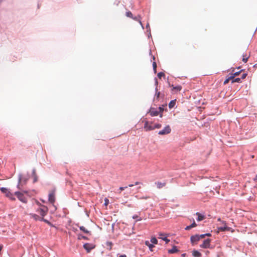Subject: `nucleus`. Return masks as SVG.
Here are the masks:
<instances>
[{"label":"nucleus","instance_id":"5701e85b","mask_svg":"<svg viewBox=\"0 0 257 257\" xmlns=\"http://www.w3.org/2000/svg\"><path fill=\"white\" fill-rule=\"evenodd\" d=\"M157 110L159 111L160 116L162 117L163 116L162 112L164 111V108L162 107H159Z\"/></svg>","mask_w":257,"mask_h":257},{"label":"nucleus","instance_id":"79ce46f5","mask_svg":"<svg viewBox=\"0 0 257 257\" xmlns=\"http://www.w3.org/2000/svg\"><path fill=\"white\" fill-rule=\"evenodd\" d=\"M191 228H192V227H191V225H190L187 226L186 227L185 230H190Z\"/></svg>","mask_w":257,"mask_h":257},{"label":"nucleus","instance_id":"ea45409f","mask_svg":"<svg viewBox=\"0 0 257 257\" xmlns=\"http://www.w3.org/2000/svg\"><path fill=\"white\" fill-rule=\"evenodd\" d=\"M199 237L200 238V239H202V238H204L205 237V234L199 235Z\"/></svg>","mask_w":257,"mask_h":257},{"label":"nucleus","instance_id":"dca6fc26","mask_svg":"<svg viewBox=\"0 0 257 257\" xmlns=\"http://www.w3.org/2000/svg\"><path fill=\"white\" fill-rule=\"evenodd\" d=\"M125 15L127 17L132 18L135 20H138V18L137 17H135V18L133 17V15L130 11L126 12Z\"/></svg>","mask_w":257,"mask_h":257},{"label":"nucleus","instance_id":"f03ea898","mask_svg":"<svg viewBox=\"0 0 257 257\" xmlns=\"http://www.w3.org/2000/svg\"><path fill=\"white\" fill-rule=\"evenodd\" d=\"M0 190L3 193H5L6 196L12 200H15V198L14 197L13 194L6 188L1 187Z\"/></svg>","mask_w":257,"mask_h":257},{"label":"nucleus","instance_id":"a211bd4d","mask_svg":"<svg viewBox=\"0 0 257 257\" xmlns=\"http://www.w3.org/2000/svg\"><path fill=\"white\" fill-rule=\"evenodd\" d=\"M225 226L223 227H219L218 230L220 231H224L226 230H229V228L226 226V223H224Z\"/></svg>","mask_w":257,"mask_h":257},{"label":"nucleus","instance_id":"864d4df0","mask_svg":"<svg viewBox=\"0 0 257 257\" xmlns=\"http://www.w3.org/2000/svg\"><path fill=\"white\" fill-rule=\"evenodd\" d=\"M182 256H183V257H184V256H185V253L182 254Z\"/></svg>","mask_w":257,"mask_h":257},{"label":"nucleus","instance_id":"e433bc0d","mask_svg":"<svg viewBox=\"0 0 257 257\" xmlns=\"http://www.w3.org/2000/svg\"><path fill=\"white\" fill-rule=\"evenodd\" d=\"M240 71H239V72H235L234 73H233V75H231V76H234V77L236 76H237L239 74Z\"/></svg>","mask_w":257,"mask_h":257},{"label":"nucleus","instance_id":"423d86ee","mask_svg":"<svg viewBox=\"0 0 257 257\" xmlns=\"http://www.w3.org/2000/svg\"><path fill=\"white\" fill-rule=\"evenodd\" d=\"M49 201L53 204L55 201V191H52L49 194Z\"/></svg>","mask_w":257,"mask_h":257},{"label":"nucleus","instance_id":"9d476101","mask_svg":"<svg viewBox=\"0 0 257 257\" xmlns=\"http://www.w3.org/2000/svg\"><path fill=\"white\" fill-rule=\"evenodd\" d=\"M150 114L152 116H157L158 115L160 114L159 111L154 108H152L150 110Z\"/></svg>","mask_w":257,"mask_h":257},{"label":"nucleus","instance_id":"a19ab883","mask_svg":"<svg viewBox=\"0 0 257 257\" xmlns=\"http://www.w3.org/2000/svg\"><path fill=\"white\" fill-rule=\"evenodd\" d=\"M191 228H192V227H191V225H190L187 226L186 227L185 230H190Z\"/></svg>","mask_w":257,"mask_h":257},{"label":"nucleus","instance_id":"7ed1b4c3","mask_svg":"<svg viewBox=\"0 0 257 257\" xmlns=\"http://www.w3.org/2000/svg\"><path fill=\"white\" fill-rule=\"evenodd\" d=\"M48 208L45 206H42V208L38 209L37 212L43 217L48 212Z\"/></svg>","mask_w":257,"mask_h":257},{"label":"nucleus","instance_id":"f704fd0d","mask_svg":"<svg viewBox=\"0 0 257 257\" xmlns=\"http://www.w3.org/2000/svg\"><path fill=\"white\" fill-rule=\"evenodd\" d=\"M140 184V182H135V184H130V185H128V186L131 187L134 186V185H139Z\"/></svg>","mask_w":257,"mask_h":257},{"label":"nucleus","instance_id":"c85d7f7f","mask_svg":"<svg viewBox=\"0 0 257 257\" xmlns=\"http://www.w3.org/2000/svg\"><path fill=\"white\" fill-rule=\"evenodd\" d=\"M162 126V125L160 123H156L153 125L154 130L155 128H160Z\"/></svg>","mask_w":257,"mask_h":257},{"label":"nucleus","instance_id":"20e7f679","mask_svg":"<svg viewBox=\"0 0 257 257\" xmlns=\"http://www.w3.org/2000/svg\"><path fill=\"white\" fill-rule=\"evenodd\" d=\"M171 129L169 125L166 126L164 128L159 132L158 134L160 135H165L169 134L171 133Z\"/></svg>","mask_w":257,"mask_h":257},{"label":"nucleus","instance_id":"393cba45","mask_svg":"<svg viewBox=\"0 0 257 257\" xmlns=\"http://www.w3.org/2000/svg\"><path fill=\"white\" fill-rule=\"evenodd\" d=\"M156 94L155 96V99L158 100L159 98L160 95V92H158L157 88H156Z\"/></svg>","mask_w":257,"mask_h":257},{"label":"nucleus","instance_id":"f8f14e48","mask_svg":"<svg viewBox=\"0 0 257 257\" xmlns=\"http://www.w3.org/2000/svg\"><path fill=\"white\" fill-rule=\"evenodd\" d=\"M157 187L159 189L164 187L166 185L165 182H157L155 183Z\"/></svg>","mask_w":257,"mask_h":257},{"label":"nucleus","instance_id":"603ef678","mask_svg":"<svg viewBox=\"0 0 257 257\" xmlns=\"http://www.w3.org/2000/svg\"><path fill=\"white\" fill-rule=\"evenodd\" d=\"M142 220V219H141V218H139L137 221H140V220Z\"/></svg>","mask_w":257,"mask_h":257},{"label":"nucleus","instance_id":"412c9836","mask_svg":"<svg viewBox=\"0 0 257 257\" xmlns=\"http://www.w3.org/2000/svg\"><path fill=\"white\" fill-rule=\"evenodd\" d=\"M176 104V100H171L169 103V107L170 108H173Z\"/></svg>","mask_w":257,"mask_h":257},{"label":"nucleus","instance_id":"9b49d317","mask_svg":"<svg viewBox=\"0 0 257 257\" xmlns=\"http://www.w3.org/2000/svg\"><path fill=\"white\" fill-rule=\"evenodd\" d=\"M172 91L174 92H178L180 91L182 89V86L180 85H177L176 86H174L173 85H172Z\"/></svg>","mask_w":257,"mask_h":257},{"label":"nucleus","instance_id":"72a5a7b5","mask_svg":"<svg viewBox=\"0 0 257 257\" xmlns=\"http://www.w3.org/2000/svg\"><path fill=\"white\" fill-rule=\"evenodd\" d=\"M41 221H44L45 222H46V223H48V224H50V222L48 220H46V219H44V218H43V217H42V218H41Z\"/></svg>","mask_w":257,"mask_h":257},{"label":"nucleus","instance_id":"37998d69","mask_svg":"<svg viewBox=\"0 0 257 257\" xmlns=\"http://www.w3.org/2000/svg\"><path fill=\"white\" fill-rule=\"evenodd\" d=\"M247 76V74L246 73H243L242 74V76H241V78L242 79H244Z\"/></svg>","mask_w":257,"mask_h":257},{"label":"nucleus","instance_id":"7c9ffc66","mask_svg":"<svg viewBox=\"0 0 257 257\" xmlns=\"http://www.w3.org/2000/svg\"><path fill=\"white\" fill-rule=\"evenodd\" d=\"M106 245L107 246H109V249L110 250L111 249V247H112V243L111 242H110V241H107L106 243Z\"/></svg>","mask_w":257,"mask_h":257},{"label":"nucleus","instance_id":"58836bf2","mask_svg":"<svg viewBox=\"0 0 257 257\" xmlns=\"http://www.w3.org/2000/svg\"><path fill=\"white\" fill-rule=\"evenodd\" d=\"M104 201H105L104 204H105V206H107L108 205V203H109V200H108V199L105 198Z\"/></svg>","mask_w":257,"mask_h":257},{"label":"nucleus","instance_id":"1a4fd4ad","mask_svg":"<svg viewBox=\"0 0 257 257\" xmlns=\"http://www.w3.org/2000/svg\"><path fill=\"white\" fill-rule=\"evenodd\" d=\"M144 129L146 131H150L154 130L153 126L149 124V122L148 121H146L144 125Z\"/></svg>","mask_w":257,"mask_h":257},{"label":"nucleus","instance_id":"b1692460","mask_svg":"<svg viewBox=\"0 0 257 257\" xmlns=\"http://www.w3.org/2000/svg\"><path fill=\"white\" fill-rule=\"evenodd\" d=\"M80 229L81 231H83L84 232H85L86 233H89V231L87 229H86L85 228V227H84V226H80Z\"/></svg>","mask_w":257,"mask_h":257},{"label":"nucleus","instance_id":"4be33fe9","mask_svg":"<svg viewBox=\"0 0 257 257\" xmlns=\"http://www.w3.org/2000/svg\"><path fill=\"white\" fill-rule=\"evenodd\" d=\"M233 78H234V76H230V77H228L227 78H226V79L224 80V82H223V84H224V85H225V84H227V83L229 82V81L230 80H232V79H233Z\"/></svg>","mask_w":257,"mask_h":257},{"label":"nucleus","instance_id":"6ab92c4d","mask_svg":"<svg viewBox=\"0 0 257 257\" xmlns=\"http://www.w3.org/2000/svg\"><path fill=\"white\" fill-rule=\"evenodd\" d=\"M192 254L194 257H200L201 255V253L196 250L193 251Z\"/></svg>","mask_w":257,"mask_h":257},{"label":"nucleus","instance_id":"f3484780","mask_svg":"<svg viewBox=\"0 0 257 257\" xmlns=\"http://www.w3.org/2000/svg\"><path fill=\"white\" fill-rule=\"evenodd\" d=\"M178 251V249L176 246H174L172 249L168 250L169 253H174Z\"/></svg>","mask_w":257,"mask_h":257},{"label":"nucleus","instance_id":"de8ad7c7","mask_svg":"<svg viewBox=\"0 0 257 257\" xmlns=\"http://www.w3.org/2000/svg\"><path fill=\"white\" fill-rule=\"evenodd\" d=\"M137 21H139L140 23V24H141V25H142V27H143V25H142L141 20H139V19H138V20H137Z\"/></svg>","mask_w":257,"mask_h":257},{"label":"nucleus","instance_id":"8fccbe9b","mask_svg":"<svg viewBox=\"0 0 257 257\" xmlns=\"http://www.w3.org/2000/svg\"><path fill=\"white\" fill-rule=\"evenodd\" d=\"M150 198L149 197H143V198L148 199V198Z\"/></svg>","mask_w":257,"mask_h":257},{"label":"nucleus","instance_id":"39448f33","mask_svg":"<svg viewBox=\"0 0 257 257\" xmlns=\"http://www.w3.org/2000/svg\"><path fill=\"white\" fill-rule=\"evenodd\" d=\"M211 239L207 238L203 241L202 244L200 245V247L203 248H208L210 247Z\"/></svg>","mask_w":257,"mask_h":257},{"label":"nucleus","instance_id":"c03bdc74","mask_svg":"<svg viewBox=\"0 0 257 257\" xmlns=\"http://www.w3.org/2000/svg\"><path fill=\"white\" fill-rule=\"evenodd\" d=\"M205 236H211V234L210 233H205Z\"/></svg>","mask_w":257,"mask_h":257},{"label":"nucleus","instance_id":"5fc2aeb1","mask_svg":"<svg viewBox=\"0 0 257 257\" xmlns=\"http://www.w3.org/2000/svg\"><path fill=\"white\" fill-rule=\"evenodd\" d=\"M82 237L83 238H84V239H86V237H84V236H82Z\"/></svg>","mask_w":257,"mask_h":257},{"label":"nucleus","instance_id":"c9c22d12","mask_svg":"<svg viewBox=\"0 0 257 257\" xmlns=\"http://www.w3.org/2000/svg\"><path fill=\"white\" fill-rule=\"evenodd\" d=\"M127 188V186H125L124 187H119V190H120L119 193H120L121 191L124 190L125 188Z\"/></svg>","mask_w":257,"mask_h":257},{"label":"nucleus","instance_id":"2eb2a0df","mask_svg":"<svg viewBox=\"0 0 257 257\" xmlns=\"http://www.w3.org/2000/svg\"><path fill=\"white\" fill-rule=\"evenodd\" d=\"M30 216L32 218H33L35 220H40L42 217H40L39 215L36 214H30Z\"/></svg>","mask_w":257,"mask_h":257},{"label":"nucleus","instance_id":"aec40b11","mask_svg":"<svg viewBox=\"0 0 257 257\" xmlns=\"http://www.w3.org/2000/svg\"><path fill=\"white\" fill-rule=\"evenodd\" d=\"M145 244L149 247V249L151 251H152V249L154 247V245L153 244L150 243L149 241H146Z\"/></svg>","mask_w":257,"mask_h":257},{"label":"nucleus","instance_id":"49530a36","mask_svg":"<svg viewBox=\"0 0 257 257\" xmlns=\"http://www.w3.org/2000/svg\"><path fill=\"white\" fill-rule=\"evenodd\" d=\"M133 218L134 219H136V218H138V215H134V216H133Z\"/></svg>","mask_w":257,"mask_h":257},{"label":"nucleus","instance_id":"473e14b6","mask_svg":"<svg viewBox=\"0 0 257 257\" xmlns=\"http://www.w3.org/2000/svg\"><path fill=\"white\" fill-rule=\"evenodd\" d=\"M163 76H165V74L163 72H160L158 74V77L159 78H161Z\"/></svg>","mask_w":257,"mask_h":257},{"label":"nucleus","instance_id":"ddd939ff","mask_svg":"<svg viewBox=\"0 0 257 257\" xmlns=\"http://www.w3.org/2000/svg\"><path fill=\"white\" fill-rule=\"evenodd\" d=\"M196 214L198 216L197 220L198 221H201L205 219V217L204 215L201 214L200 213L197 212Z\"/></svg>","mask_w":257,"mask_h":257},{"label":"nucleus","instance_id":"4c0bfd02","mask_svg":"<svg viewBox=\"0 0 257 257\" xmlns=\"http://www.w3.org/2000/svg\"><path fill=\"white\" fill-rule=\"evenodd\" d=\"M190 225H191V227L193 228V227H196L197 226V224L195 223V222L194 221V222Z\"/></svg>","mask_w":257,"mask_h":257},{"label":"nucleus","instance_id":"a18cd8bd","mask_svg":"<svg viewBox=\"0 0 257 257\" xmlns=\"http://www.w3.org/2000/svg\"><path fill=\"white\" fill-rule=\"evenodd\" d=\"M254 181H257V174L255 175V177L253 178Z\"/></svg>","mask_w":257,"mask_h":257},{"label":"nucleus","instance_id":"09e8293b","mask_svg":"<svg viewBox=\"0 0 257 257\" xmlns=\"http://www.w3.org/2000/svg\"><path fill=\"white\" fill-rule=\"evenodd\" d=\"M119 257H126V256L125 255L123 254V255H120Z\"/></svg>","mask_w":257,"mask_h":257},{"label":"nucleus","instance_id":"2f4dec72","mask_svg":"<svg viewBox=\"0 0 257 257\" xmlns=\"http://www.w3.org/2000/svg\"><path fill=\"white\" fill-rule=\"evenodd\" d=\"M153 69L155 71V72H156V69H157V64L155 62H154L153 63Z\"/></svg>","mask_w":257,"mask_h":257},{"label":"nucleus","instance_id":"bb28decb","mask_svg":"<svg viewBox=\"0 0 257 257\" xmlns=\"http://www.w3.org/2000/svg\"><path fill=\"white\" fill-rule=\"evenodd\" d=\"M249 57L247 56L246 55H243V58H242V61L244 62V63H246L247 60H248V59Z\"/></svg>","mask_w":257,"mask_h":257},{"label":"nucleus","instance_id":"6e6552de","mask_svg":"<svg viewBox=\"0 0 257 257\" xmlns=\"http://www.w3.org/2000/svg\"><path fill=\"white\" fill-rule=\"evenodd\" d=\"M199 240L200 238L199 237V235L198 234L192 235L190 238L191 242L193 245L196 244Z\"/></svg>","mask_w":257,"mask_h":257},{"label":"nucleus","instance_id":"f257e3e1","mask_svg":"<svg viewBox=\"0 0 257 257\" xmlns=\"http://www.w3.org/2000/svg\"><path fill=\"white\" fill-rule=\"evenodd\" d=\"M27 192H16L15 195L17 197L18 199L24 203H27L28 201V198L26 196H28Z\"/></svg>","mask_w":257,"mask_h":257},{"label":"nucleus","instance_id":"cd10ccee","mask_svg":"<svg viewBox=\"0 0 257 257\" xmlns=\"http://www.w3.org/2000/svg\"><path fill=\"white\" fill-rule=\"evenodd\" d=\"M234 82H240V78H234L232 79V83H234Z\"/></svg>","mask_w":257,"mask_h":257},{"label":"nucleus","instance_id":"0eeeda50","mask_svg":"<svg viewBox=\"0 0 257 257\" xmlns=\"http://www.w3.org/2000/svg\"><path fill=\"white\" fill-rule=\"evenodd\" d=\"M95 245L91 243H86L83 245L84 248L87 250L88 252H90V250L95 248Z\"/></svg>","mask_w":257,"mask_h":257},{"label":"nucleus","instance_id":"a878e982","mask_svg":"<svg viewBox=\"0 0 257 257\" xmlns=\"http://www.w3.org/2000/svg\"><path fill=\"white\" fill-rule=\"evenodd\" d=\"M151 241L153 244H157L158 243V240L156 237H152L151 239Z\"/></svg>","mask_w":257,"mask_h":257},{"label":"nucleus","instance_id":"4468645a","mask_svg":"<svg viewBox=\"0 0 257 257\" xmlns=\"http://www.w3.org/2000/svg\"><path fill=\"white\" fill-rule=\"evenodd\" d=\"M33 178V183H36L38 181V176L36 175V170H33L32 172Z\"/></svg>","mask_w":257,"mask_h":257},{"label":"nucleus","instance_id":"c756f323","mask_svg":"<svg viewBox=\"0 0 257 257\" xmlns=\"http://www.w3.org/2000/svg\"><path fill=\"white\" fill-rule=\"evenodd\" d=\"M160 238L164 240L166 243H168L170 242V239H168L166 237Z\"/></svg>","mask_w":257,"mask_h":257},{"label":"nucleus","instance_id":"3c124183","mask_svg":"<svg viewBox=\"0 0 257 257\" xmlns=\"http://www.w3.org/2000/svg\"><path fill=\"white\" fill-rule=\"evenodd\" d=\"M22 181V178L21 177L19 178V181L21 182Z\"/></svg>","mask_w":257,"mask_h":257}]
</instances>
